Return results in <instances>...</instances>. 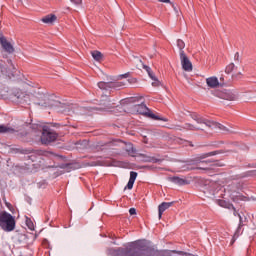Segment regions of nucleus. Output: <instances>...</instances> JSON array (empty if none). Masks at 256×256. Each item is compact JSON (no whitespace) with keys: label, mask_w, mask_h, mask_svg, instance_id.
I'll return each instance as SVG.
<instances>
[{"label":"nucleus","mask_w":256,"mask_h":256,"mask_svg":"<svg viewBox=\"0 0 256 256\" xmlns=\"http://www.w3.org/2000/svg\"><path fill=\"white\" fill-rule=\"evenodd\" d=\"M234 61H236V63H241V57L239 56V52L235 53Z\"/></svg>","instance_id":"35"},{"label":"nucleus","mask_w":256,"mask_h":256,"mask_svg":"<svg viewBox=\"0 0 256 256\" xmlns=\"http://www.w3.org/2000/svg\"><path fill=\"white\" fill-rule=\"evenodd\" d=\"M42 99L43 101H40L38 103V105H40L41 107H48L49 109H53V107H58V111H60V113H65L66 115H69V113H71V106L69 105H63L59 101L51 99V97L47 95H43ZM60 108H62L63 110H61Z\"/></svg>","instance_id":"4"},{"label":"nucleus","mask_w":256,"mask_h":256,"mask_svg":"<svg viewBox=\"0 0 256 256\" xmlns=\"http://www.w3.org/2000/svg\"><path fill=\"white\" fill-rule=\"evenodd\" d=\"M120 77H125V78H127V77H129V73H125L124 75H121Z\"/></svg>","instance_id":"43"},{"label":"nucleus","mask_w":256,"mask_h":256,"mask_svg":"<svg viewBox=\"0 0 256 256\" xmlns=\"http://www.w3.org/2000/svg\"><path fill=\"white\" fill-rule=\"evenodd\" d=\"M226 191L230 194V199L237 203L238 201H247V197L241 194L243 191V184H229Z\"/></svg>","instance_id":"7"},{"label":"nucleus","mask_w":256,"mask_h":256,"mask_svg":"<svg viewBox=\"0 0 256 256\" xmlns=\"http://www.w3.org/2000/svg\"><path fill=\"white\" fill-rule=\"evenodd\" d=\"M234 69H235V64L230 63L229 65L226 66L225 73H227V75H229V74L233 73Z\"/></svg>","instance_id":"30"},{"label":"nucleus","mask_w":256,"mask_h":256,"mask_svg":"<svg viewBox=\"0 0 256 256\" xmlns=\"http://www.w3.org/2000/svg\"><path fill=\"white\" fill-rule=\"evenodd\" d=\"M129 103L131 113L144 115V117L154 119L155 121H167V119L159 118L150 109H148V107L143 104V97L141 96H130Z\"/></svg>","instance_id":"1"},{"label":"nucleus","mask_w":256,"mask_h":256,"mask_svg":"<svg viewBox=\"0 0 256 256\" xmlns=\"http://www.w3.org/2000/svg\"><path fill=\"white\" fill-rule=\"evenodd\" d=\"M108 251L113 256H129V248L109 249Z\"/></svg>","instance_id":"15"},{"label":"nucleus","mask_w":256,"mask_h":256,"mask_svg":"<svg viewBox=\"0 0 256 256\" xmlns=\"http://www.w3.org/2000/svg\"><path fill=\"white\" fill-rule=\"evenodd\" d=\"M213 155H216L215 152H209L206 154H202L196 158H194V160H192V165H199L201 163V165H209V163H211L210 160H205L203 161V159H207V157H213Z\"/></svg>","instance_id":"11"},{"label":"nucleus","mask_w":256,"mask_h":256,"mask_svg":"<svg viewBox=\"0 0 256 256\" xmlns=\"http://www.w3.org/2000/svg\"><path fill=\"white\" fill-rule=\"evenodd\" d=\"M0 71L3 77H7L8 79H11V77H15V66H11L10 69L5 66H0Z\"/></svg>","instance_id":"14"},{"label":"nucleus","mask_w":256,"mask_h":256,"mask_svg":"<svg viewBox=\"0 0 256 256\" xmlns=\"http://www.w3.org/2000/svg\"><path fill=\"white\" fill-rule=\"evenodd\" d=\"M169 181L175 183L176 185H187V180L185 178H180L177 176L169 177Z\"/></svg>","instance_id":"20"},{"label":"nucleus","mask_w":256,"mask_h":256,"mask_svg":"<svg viewBox=\"0 0 256 256\" xmlns=\"http://www.w3.org/2000/svg\"><path fill=\"white\" fill-rule=\"evenodd\" d=\"M239 75H241V72H239V73H238V74H236V75H235V74H233V75H232V78H233V79L238 78V77H239Z\"/></svg>","instance_id":"42"},{"label":"nucleus","mask_w":256,"mask_h":256,"mask_svg":"<svg viewBox=\"0 0 256 256\" xmlns=\"http://www.w3.org/2000/svg\"><path fill=\"white\" fill-rule=\"evenodd\" d=\"M177 47H178V49L180 50V53H181V51H183V49H185V42L181 39H178L177 40Z\"/></svg>","instance_id":"31"},{"label":"nucleus","mask_w":256,"mask_h":256,"mask_svg":"<svg viewBox=\"0 0 256 256\" xmlns=\"http://www.w3.org/2000/svg\"><path fill=\"white\" fill-rule=\"evenodd\" d=\"M253 167H256V164H255V166H253ZM240 177H242V178H243V177H256V170L247 171V172L241 174Z\"/></svg>","instance_id":"28"},{"label":"nucleus","mask_w":256,"mask_h":256,"mask_svg":"<svg viewBox=\"0 0 256 256\" xmlns=\"http://www.w3.org/2000/svg\"><path fill=\"white\" fill-rule=\"evenodd\" d=\"M137 172L131 171L130 178H129V189H133V185H135V179H137Z\"/></svg>","instance_id":"24"},{"label":"nucleus","mask_w":256,"mask_h":256,"mask_svg":"<svg viewBox=\"0 0 256 256\" xmlns=\"http://www.w3.org/2000/svg\"><path fill=\"white\" fill-rule=\"evenodd\" d=\"M126 189H129V182L126 184L124 191H126Z\"/></svg>","instance_id":"44"},{"label":"nucleus","mask_w":256,"mask_h":256,"mask_svg":"<svg viewBox=\"0 0 256 256\" xmlns=\"http://www.w3.org/2000/svg\"><path fill=\"white\" fill-rule=\"evenodd\" d=\"M26 225L28 229H30V231H35V224H33V221L31 220V218L26 217Z\"/></svg>","instance_id":"29"},{"label":"nucleus","mask_w":256,"mask_h":256,"mask_svg":"<svg viewBox=\"0 0 256 256\" xmlns=\"http://www.w3.org/2000/svg\"><path fill=\"white\" fill-rule=\"evenodd\" d=\"M160 3H171V0H159Z\"/></svg>","instance_id":"41"},{"label":"nucleus","mask_w":256,"mask_h":256,"mask_svg":"<svg viewBox=\"0 0 256 256\" xmlns=\"http://www.w3.org/2000/svg\"><path fill=\"white\" fill-rule=\"evenodd\" d=\"M174 202H163L158 206V218L161 219L163 217V213L169 209V207H173Z\"/></svg>","instance_id":"16"},{"label":"nucleus","mask_w":256,"mask_h":256,"mask_svg":"<svg viewBox=\"0 0 256 256\" xmlns=\"http://www.w3.org/2000/svg\"><path fill=\"white\" fill-rule=\"evenodd\" d=\"M184 129H186L187 131H200V130H202L201 127L195 126L194 124H191V123L184 124Z\"/></svg>","instance_id":"25"},{"label":"nucleus","mask_w":256,"mask_h":256,"mask_svg":"<svg viewBox=\"0 0 256 256\" xmlns=\"http://www.w3.org/2000/svg\"><path fill=\"white\" fill-rule=\"evenodd\" d=\"M206 84L210 89H217L219 87V79L216 76H212L206 79Z\"/></svg>","instance_id":"17"},{"label":"nucleus","mask_w":256,"mask_h":256,"mask_svg":"<svg viewBox=\"0 0 256 256\" xmlns=\"http://www.w3.org/2000/svg\"><path fill=\"white\" fill-rule=\"evenodd\" d=\"M152 87H160L161 86V82L159 81V79H154L152 80Z\"/></svg>","instance_id":"33"},{"label":"nucleus","mask_w":256,"mask_h":256,"mask_svg":"<svg viewBox=\"0 0 256 256\" xmlns=\"http://www.w3.org/2000/svg\"><path fill=\"white\" fill-rule=\"evenodd\" d=\"M129 155L130 157H137L138 159H141V161H145L146 163H151V161H153L152 157L147 156L145 154H139L137 152V149L133 147V144H130Z\"/></svg>","instance_id":"10"},{"label":"nucleus","mask_w":256,"mask_h":256,"mask_svg":"<svg viewBox=\"0 0 256 256\" xmlns=\"http://www.w3.org/2000/svg\"><path fill=\"white\" fill-rule=\"evenodd\" d=\"M32 131H34V133H37V131L41 133L40 141L42 145H49V143H53V141L57 140V133L52 132L47 126L34 124L32 125Z\"/></svg>","instance_id":"3"},{"label":"nucleus","mask_w":256,"mask_h":256,"mask_svg":"<svg viewBox=\"0 0 256 256\" xmlns=\"http://www.w3.org/2000/svg\"><path fill=\"white\" fill-rule=\"evenodd\" d=\"M222 99H225L226 101H235L237 99V95H235L233 92L228 91L224 92L222 94Z\"/></svg>","instance_id":"21"},{"label":"nucleus","mask_w":256,"mask_h":256,"mask_svg":"<svg viewBox=\"0 0 256 256\" xmlns=\"http://www.w3.org/2000/svg\"><path fill=\"white\" fill-rule=\"evenodd\" d=\"M106 165H118L119 167H129V164L127 163L122 164V162H114L113 164H106Z\"/></svg>","instance_id":"34"},{"label":"nucleus","mask_w":256,"mask_h":256,"mask_svg":"<svg viewBox=\"0 0 256 256\" xmlns=\"http://www.w3.org/2000/svg\"><path fill=\"white\" fill-rule=\"evenodd\" d=\"M15 97L18 99V103H27L28 105L31 103V95L19 90L15 93Z\"/></svg>","instance_id":"12"},{"label":"nucleus","mask_w":256,"mask_h":256,"mask_svg":"<svg viewBox=\"0 0 256 256\" xmlns=\"http://www.w3.org/2000/svg\"><path fill=\"white\" fill-rule=\"evenodd\" d=\"M0 133H15V129L5 125H0Z\"/></svg>","instance_id":"27"},{"label":"nucleus","mask_w":256,"mask_h":256,"mask_svg":"<svg viewBox=\"0 0 256 256\" xmlns=\"http://www.w3.org/2000/svg\"><path fill=\"white\" fill-rule=\"evenodd\" d=\"M71 3H74V5H81L83 3V0H70Z\"/></svg>","instance_id":"37"},{"label":"nucleus","mask_w":256,"mask_h":256,"mask_svg":"<svg viewBox=\"0 0 256 256\" xmlns=\"http://www.w3.org/2000/svg\"><path fill=\"white\" fill-rule=\"evenodd\" d=\"M217 203L220 207H224V209H235V206H233V204L225 200H217Z\"/></svg>","instance_id":"23"},{"label":"nucleus","mask_w":256,"mask_h":256,"mask_svg":"<svg viewBox=\"0 0 256 256\" xmlns=\"http://www.w3.org/2000/svg\"><path fill=\"white\" fill-rule=\"evenodd\" d=\"M196 169H201L202 171H209V167H205V166H198L196 167Z\"/></svg>","instance_id":"39"},{"label":"nucleus","mask_w":256,"mask_h":256,"mask_svg":"<svg viewBox=\"0 0 256 256\" xmlns=\"http://www.w3.org/2000/svg\"><path fill=\"white\" fill-rule=\"evenodd\" d=\"M233 211H234L235 216H237V215L239 216V219H240L239 227H243V217H241V214L237 213L235 208L233 209Z\"/></svg>","instance_id":"32"},{"label":"nucleus","mask_w":256,"mask_h":256,"mask_svg":"<svg viewBox=\"0 0 256 256\" xmlns=\"http://www.w3.org/2000/svg\"><path fill=\"white\" fill-rule=\"evenodd\" d=\"M148 76L150 77V79H152V81L154 79H157V76H155V74L153 73V71H151L150 73H148Z\"/></svg>","instance_id":"38"},{"label":"nucleus","mask_w":256,"mask_h":256,"mask_svg":"<svg viewBox=\"0 0 256 256\" xmlns=\"http://www.w3.org/2000/svg\"><path fill=\"white\" fill-rule=\"evenodd\" d=\"M42 23H46L47 25H53L57 21V16L54 14H49L44 16L41 19Z\"/></svg>","instance_id":"18"},{"label":"nucleus","mask_w":256,"mask_h":256,"mask_svg":"<svg viewBox=\"0 0 256 256\" xmlns=\"http://www.w3.org/2000/svg\"><path fill=\"white\" fill-rule=\"evenodd\" d=\"M20 3H22L23 2V0H18Z\"/></svg>","instance_id":"45"},{"label":"nucleus","mask_w":256,"mask_h":256,"mask_svg":"<svg viewBox=\"0 0 256 256\" xmlns=\"http://www.w3.org/2000/svg\"><path fill=\"white\" fill-rule=\"evenodd\" d=\"M125 85L123 82H116L115 77L110 76L106 82H98V87L102 91H111L112 89H121Z\"/></svg>","instance_id":"8"},{"label":"nucleus","mask_w":256,"mask_h":256,"mask_svg":"<svg viewBox=\"0 0 256 256\" xmlns=\"http://www.w3.org/2000/svg\"><path fill=\"white\" fill-rule=\"evenodd\" d=\"M91 55L95 61L103 60V54L100 51L94 50L91 52Z\"/></svg>","instance_id":"26"},{"label":"nucleus","mask_w":256,"mask_h":256,"mask_svg":"<svg viewBox=\"0 0 256 256\" xmlns=\"http://www.w3.org/2000/svg\"><path fill=\"white\" fill-rule=\"evenodd\" d=\"M180 61L184 71H193V64L189 60V57H187V54H185V51L180 52Z\"/></svg>","instance_id":"9"},{"label":"nucleus","mask_w":256,"mask_h":256,"mask_svg":"<svg viewBox=\"0 0 256 256\" xmlns=\"http://www.w3.org/2000/svg\"><path fill=\"white\" fill-rule=\"evenodd\" d=\"M15 225L16 222L13 215L6 211L0 212V227L2 231L11 233V231H15Z\"/></svg>","instance_id":"5"},{"label":"nucleus","mask_w":256,"mask_h":256,"mask_svg":"<svg viewBox=\"0 0 256 256\" xmlns=\"http://www.w3.org/2000/svg\"><path fill=\"white\" fill-rule=\"evenodd\" d=\"M221 81H223V78H220Z\"/></svg>","instance_id":"46"},{"label":"nucleus","mask_w":256,"mask_h":256,"mask_svg":"<svg viewBox=\"0 0 256 256\" xmlns=\"http://www.w3.org/2000/svg\"><path fill=\"white\" fill-rule=\"evenodd\" d=\"M130 256H155V249L147 245L145 241L130 243Z\"/></svg>","instance_id":"2"},{"label":"nucleus","mask_w":256,"mask_h":256,"mask_svg":"<svg viewBox=\"0 0 256 256\" xmlns=\"http://www.w3.org/2000/svg\"><path fill=\"white\" fill-rule=\"evenodd\" d=\"M125 103H127V100H122L121 101V105L120 106H116L112 111L113 113L117 114V111H119V113H127V106H125Z\"/></svg>","instance_id":"19"},{"label":"nucleus","mask_w":256,"mask_h":256,"mask_svg":"<svg viewBox=\"0 0 256 256\" xmlns=\"http://www.w3.org/2000/svg\"><path fill=\"white\" fill-rule=\"evenodd\" d=\"M129 83H130V85H131V84H134V83H137V79H135V78H130Z\"/></svg>","instance_id":"40"},{"label":"nucleus","mask_w":256,"mask_h":256,"mask_svg":"<svg viewBox=\"0 0 256 256\" xmlns=\"http://www.w3.org/2000/svg\"><path fill=\"white\" fill-rule=\"evenodd\" d=\"M0 44L4 51H6V53H15V48L13 47L11 42L7 41V38H5V36H0Z\"/></svg>","instance_id":"13"},{"label":"nucleus","mask_w":256,"mask_h":256,"mask_svg":"<svg viewBox=\"0 0 256 256\" xmlns=\"http://www.w3.org/2000/svg\"><path fill=\"white\" fill-rule=\"evenodd\" d=\"M191 118L198 123V125H206V127H210L211 129H220V131H224L225 133H233V131L229 130V128L223 126V124H219L217 122L210 121L201 117L199 114H191Z\"/></svg>","instance_id":"6"},{"label":"nucleus","mask_w":256,"mask_h":256,"mask_svg":"<svg viewBox=\"0 0 256 256\" xmlns=\"http://www.w3.org/2000/svg\"><path fill=\"white\" fill-rule=\"evenodd\" d=\"M136 62H137L136 67H137L138 69H145L147 73H150V72L152 71V70H151V67L145 65V64L143 63V61H141V59L136 58Z\"/></svg>","instance_id":"22"},{"label":"nucleus","mask_w":256,"mask_h":256,"mask_svg":"<svg viewBox=\"0 0 256 256\" xmlns=\"http://www.w3.org/2000/svg\"><path fill=\"white\" fill-rule=\"evenodd\" d=\"M129 215H137V210L135 208H130Z\"/></svg>","instance_id":"36"}]
</instances>
